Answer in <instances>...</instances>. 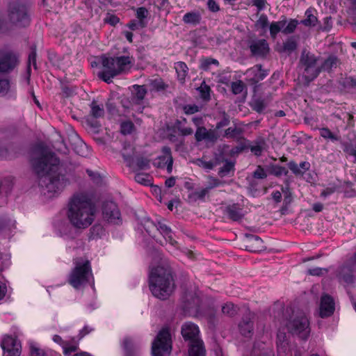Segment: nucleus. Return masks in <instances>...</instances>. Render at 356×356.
Returning <instances> with one entry per match:
<instances>
[{"label":"nucleus","mask_w":356,"mask_h":356,"mask_svg":"<svg viewBox=\"0 0 356 356\" xmlns=\"http://www.w3.org/2000/svg\"><path fill=\"white\" fill-rule=\"evenodd\" d=\"M31 164L40 177L39 185L44 195L51 198L59 195L66 186V180L58 172V159L47 149L37 148L32 153Z\"/></svg>","instance_id":"obj_1"},{"label":"nucleus","mask_w":356,"mask_h":356,"mask_svg":"<svg viewBox=\"0 0 356 356\" xmlns=\"http://www.w3.org/2000/svg\"><path fill=\"white\" fill-rule=\"evenodd\" d=\"M95 213V206L85 194L74 195L69 202L67 217L76 228L88 227L93 222Z\"/></svg>","instance_id":"obj_2"},{"label":"nucleus","mask_w":356,"mask_h":356,"mask_svg":"<svg viewBox=\"0 0 356 356\" xmlns=\"http://www.w3.org/2000/svg\"><path fill=\"white\" fill-rule=\"evenodd\" d=\"M152 294L162 300L167 299L174 290V282L169 268L159 266L151 270L149 277Z\"/></svg>","instance_id":"obj_3"},{"label":"nucleus","mask_w":356,"mask_h":356,"mask_svg":"<svg viewBox=\"0 0 356 356\" xmlns=\"http://www.w3.org/2000/svg\"><path fill=\"white\" fill-rule=\"evenodd\" d=\"M30 22L27 8L18 0L9 1L6 15H0V32L5 33L14 27L26 26Z\"/></svg>","instance_id":"obj_4"},{"label":"nucleus","mask_w":356,"mask_h":356,"mask_svg":"<svg viewBox=\"0 0 356 356\" xmlns=\"http://www.w3.org/2000/svg\"><path fill=\"white\" fill-rule=\"evenodd\" d=\"M134 62V58L129 56H104L102 58L103 70L99 73V76L105 82L111 83L115 76L128 72Z\"/></svg>","instance_id":"obj_5"},{"label":"nucleus","mask_w":356,"mask_h":356,"mask_svg":"<svg viewBox=\"0 0 356 356\" xmlns=\"http://www.w3.org/2000/svg\"><path fill=\"white\" fill-rule=\"evenodd\" d=\"M74 268L72 270L68 282L75 289L86 284L92 277V270L88 260L84 258H78L74 261Z\"/></svg>","instance_id":"obj_6"},{"label":"nucleus","mask_w":356,"mask_h":356,"mask_svg":"<svg viewBox=\"0 0 356 356\" xmlns=\"http://www.w3.org/2000/svg\"><path fill=\"white\" fill-rule=\"evenodd\" d=\"M318 58L314 54L303 50L300 56L299 68L305 81L309 83L316 79L321 71Z\"/></svg>","instance_id":"obj_7"},{"label":"nucleus","mask_w":356,"mask_h":356,"mask_svg":"<svg viewBox=\"0 0 356 356\" xmlns=\"http://www.w3.org/2000/svg\"><path fill=\"white\" fill-rule=\"evenodd\" d=\"M200 330L198 327L191 323H185L181 327V334L185 340L191 341L188 350L189 356H204L202 341L199 339Z\"/></svg>","instance_id":"obj_8"},{"label":"nucleus","mask_w":356,"mask_h":356,"mask_svg":"<svg viewBox=\"0 0 356 356\" xmlns=\"http://www.w3.org/2000/svg\"><path fill=\"white\" fill-rule=\"evenodd\" d=\"M286 327L290 332L302 339H307L310 332L309 321L302 313L293 314L289 320Z\"/></svg>","instance_id":"obj_9"},{"label":"nucleus","mask_w":356,"mask_h":356,"mask_svg":"<svg viewBox=\"0 0 356 356\" xmlns=\"http://www.w3.org/2000/svg\"><path fill=\"white\" fill-rule=\"evenodd\" d=\"M171 337L168 329L163 328L152 343V356H168L171 353Z\"/></svg>","instance_id":"obj_10"},{"label":"nucleus","mask_w":356,"mask_h":356,"mask_svg":"<svg viewBox=\"0 0 356 356\" xmlns=\"http://www.w3.org/2000/svg\"><path fill=\"white\" fill-rule=\"evenodd\" d=\"M3 356H19L21 354L20 342L14 337L6 335L1 343Z\"/></svg>","instance_id":"obj_11"},{"label":"nucleus","mask_w":356,"mask_h":356,"mask_svg":"<svg viewBox=\"0 0 356 356\" xmlns=\"http://www.w3.org/2000/svg\"><path fill=\"white\" fill-rule=\"evenodd\" d=\"M103 218L112 224L121 222V214L116 204L112 201L106 202L102 207Z\"/></svg>","instance_id":"obj_12"},{"label":"nucleus","mask_w":356,"mask_h":356,"mask_svg":"<svg viewBox=\"0 0 356 356\" xmlns=\"http://www.w3.org/2000/svg\"><path fill=\"white\" fill-rule=\"evenodd\" d=\"M17 65V58L14 54L0 50V72L12 71Z\"/></svg>","instance_id":"obj_13"},{"label":"nucleus","mask_w":356,"mask_h":356,"mask_svg":"<svg viewBox=\"0 0 356 356\" xmlns=\"http://www.w3.org/2000/svg\"><path fill=\"white\" fill-rule=\"evenodd\" d=\"M126 356H140L141 346L138 340L127 337L123 341Z\"/></svg>","instance_id":"obj_14"},{"label":"nucleus","mask_w":356,"mask_h":356,"mask_svg":"<svg viewBox=\"0 0 356 356\" xmlns=\"http://www.w3.org/2000/svg\"><path fill=\"white\" fill-rule=\"evenodd\" d=\"M124 161L127 162V165L134 172L140 170L147 169L149 167V161L148 159L143 157L131 158L123 155Z\"/></svg>","instance_id":"obj_15"},{"label":"nucleus","mask_w":356,"mask_h":356,"mask_svg":"<svg viewBox=\"0 0 356 356\" xmlns=\"http://www.w3.org/2000/svg\"><path fill=\"white\" fill-rule=\"evenodd\" d=\"M334 311V302L332 297L324 295L321 297L320 304V316L322 318L331 316Z\"/></svg>","instance_id":"obj_16"},{"label":"nucleus","mask_w":356,"mask_h":356,"mask_svg":"<svg viewBox=\"0 0 356 356\" xmlns=\"http://www.w3.org/2000/svg\"><path fill=\"white\" fill-rule=\"evenodd\" d=\"M349 266H343L339 271V277L346 283L352 284L354 282V276L352 275L353 269L351 267H354L356 264V253L354 254L353 258L348 261Z\"/></svg>","instance_id":"obj_17"},{"label":"nucleus","mask_w":356,"mask_h":356,"mask_svg":"<svg viewBox=\"0 0 356 356\" xmlns=\"http://www.w3.org/2000/svg\"><path fill=\"white\" fill-rule=\"evenodd\" d=\"M250 51L254 56H264L269 51L268 44L265 40L253 41L250 45Z\"/></svg>","instance_id":"obj_18"},{"label":"nucleus","mask_w":356,"mask_h":356,"mask_svg":"<svg viewBox=\"0 0 356 356\" xmlns=\"http://www.w3.org/2000/svg\"><path fill=\"white\" fill-rule=\"evenodd\" d=\"M246 249L252 252H259L265 250L264 241L257 236L252 235L248 238Z\"/></svg>","instance_id":"obj_19"},{"label":"nucleus","mask_w":356,"mask_h":356,"mask_svg":"<svg viewBox=\"0 0 356 356\" xmlns=\"http://www.w3.org/2000/svg\"><path fill=\"white\" fill-rule=\"evenodd\" d=\"M246 74L248 76H251V80L252 82L257 83L259 81L264 79L267 76L268 73L261 69V65H257L253 67L248 70Z\"/></svg>","instance_id":"obj_20"},{"label":"nucleus","mask_w":356,"mask_h":356,"mask_svg":"<svg viewBox=\"0 0 356 356\" xmlns=\"http://www.w3.org/2000/svg\"><path fill=\"white\" fill-rule=\"evenodd\" d=\"M288 166L291 171L298 176L302 175L306 171H307L310 168V164L309 162L302 161L300 165H298L294 161H290L288 163Z\"/></svg>","instance_id":"obj_21"},{"label":"nucleus","mask_w":356,"mask_h":356,"mask_svg":"<svg viewBox=\"0 0 356 356\" xmlns=\"http://www.w3.org/2000/svg\"><path fill=\"white\" fill-rule=\"evenodd\" d=\"M175 69L176 70L179 81L181 83H184L188 75V68L186 64L181 61L177 62L175 63Z\"/></svg>","instance_id":"obj_22"},{"label":"nucleus","mask_w":356,"mask_h":356,"mask_svg":"<svg viewBox=\"0 0 356 356\" xmlns=\"http://www.w3.org/2000/svg\"><path fill=\"white\" fill-rule=\"evenodd\" d=\"M157 229L171 245H174L176 243V241L172 237V230L168 226L162 222H159Z\"/></svg>","instance_id":"obj_23"},{"label":"nucleus","mask_w":356,"mask_h":356,"mask_svg":"<svg viewBox=\"0 0 356 356\" xmlns=\"http://www.w3.org/2000/svg\"><path fill=\"white\" fill-rule=\"evenodd\" d=\"M226 212L228 217L234 221L241 220L243 216V214L242 213V209L236 204L227 207L226 209Z\"/></svg>","instance_id":"obj_24"},{"label":"nucleus","mask_w":356,"mask_h":356,"mask_svg":"<svg viewBox=\"0 0 356 356\" xmlns=\"http://www.w3.org/2000/svg\"><path fill=\"white\" fill-rule=\"evenodd\" d=\"M201 15L197 12H190L186 13L183 17V22L185 24L196 26L200 23Z\"/></svg>","instance_id":"obj_25"},{"label":"nucleus","mask_w":356,"mask_h":356,"mask_svg":"<svg viewBox=\"0 0 356 356\" xmlns=\"http://www.w3.org/2000/svg\"><path fill=\"white\" fill-rule=\"evenodd\" d=\"M252 327V322L250 317L243 319L241 323L239 324L240 332L245 337H248L251 334Z\"/></svg>","instance_id":"obj_26"},{"label":"nucleus","mask_w":356,"mask_h":356,"mask_svg":"<svg viewBox=\"0 0 356 356\" xmlns=\"http://www.w3.org/2000/svg\"><path fill=\"white\" fill-rule=\"evenodd\" d=\"M90 115L95 118H102L104 115L103 104H98L95 101L92 102L90 104Z\"/></svg>","instance_id":"obj_27"},{"label":"nucleus","mask_w":356,"mask_h":356,"mask_svg":"<svg viewBox=\"0 0 356 356\" xmlns=\"http://www.w3.org/2000/svg\"><path fill=\"white\" fill-rule=\"evenodd\" d=\"M163 156L160 157V159L165 162L167 165V170L168 172H171L172 168L173 160L171 155L170 149L168 147H164L163 148Z\"/></svg>","instance_id":"obj_28"},{"label":"nucleus","mask_w":356,"mask_h":356,"mask_svg":"<svg viewBox=\"0 0 356 356\" xmlns=\"http://www.w3.org/2000/svg\"><path fill=\"white\" fill-rule=\"evenodd\" d=\"M78 348V342L74 339L63 342V354L65 355H70L72 353L76 352Z\"/></svg>","instance_id":"obj_29"},{"label":"nucleus","mask_w":356,"mask_h":356,"mask_svg":"<svg viewBox=\"0 0 356 356\" xmlns=\"http://www.w3.org/2000/svg\"><path fill=\"white\" fill-rule=\"evenodd\" d=\"M339 65V60L336 56H329L323 63L321 64V70L330 71L333 68H336Z\"/></svg>","instance_id":"obj_30"},{"label":"nucleus","mask_w":356,"mask_h":356,"mask_svg":"<svg viewBox=\"0 0 356 356\" xmlns=\"http://www.w3.org/2000/svg\"><path fill=\"white\" fill-rule=\"evenodd\" d=\"M286 24V22L284 20L273 22L270 25V33L272 38H275L277 34L282 30L284 26Z\"/></svg>","instance_id":"obj_31"},{"label":"nucleus","mask_w":356,"mask_h":356,"mask_svg":"<svg viewBox=\"0 0 356 356\" xmlns=\"http://www.w3.org/2000/svg\"><path fill=\"white\" fill-rule=\"evenodd\" d=\"M268 104L264 99H254L251 102V107L257 113H262L267 107Z\"/></svg>","instance_id":"obj_32"},{"label":"nucleus","mask_w":356,"mask_h":356,"mask_svg":"<svg viewBox=\"0 0 356 356\" xmlns=\"http://www.w3.org/2000/svg\"><path fill=\"white\" fill-rule=\"evenodd\" d=\"M134 179L136 182L148 186L152 184V179L149 175L146 173H136Z\"/></svg>","instance_id":"obj_33"},{"label":"nucleus","mask_w":356,"mask_h":356,"mask_svg":"<svg viewBox=\"0 0 356 356\" xmlns=\"http://www.w3.org/2000/svg\"><path fill=\"white\" fill-rule=\"evenodd\" d=\"M186 122V119H183L182 121L179 120L177 122V128L179 133L182 136L191 135L193 132V129L190 127H185L184 124Z\"/></svg>","instance_id":"obj_34"},{"label":"nucleus","mask_w":356,"mask_h":356,"mask_svg":"<svg viewBox=\"0 0 356 356\" xmlns=\"http://www.w3.org/2000/svg\"><path fill=\"white\" fill-rule=\"evenodd\" d=\"M265 142L264 140H259L256 141L253 145L250 146V149L252 153L257 156L261 155L262 151L264 149Z\"/></svg>","instance_id":"obj_35"},{"label":"nucleus","mask_w":356,"mask_h":356,"mask_svg":"<svg viewBox=\"0 0 356 356\" xmlns=\"http://www.w3.org/2000/svg\"><path fill=\"white\" fill-rule=\"evenodd\" d=\"M297 47L296 41L293 39H289L283 44L282 49L280 50L281 52H287L291 54Z\"/></svg>","instance_id":"obj_36"},{"label":"nucleus","mask_w":356,"mask_h":356,"mask_svg":"<svg viewBox=\"0 0 356 356\" xmlns=\"http://www.w3.org/2000/svg\"><path fill=\"white\" fill-rule=\"evenodd\" d=\"M321 136L325 139H330L332 141H337L339 140V137L334 134L329 129L322 128L320 129Z\"/></svg>","instance_id":"obj_37"},{"label":"nucleus","mask_w":356,"mask_h":356,"mask_svg":"<svg viewBox=\"0 0 356 356\" xmlns=\"http://www.w3.org/2000/svg\"><path fill=\"white\" fill-rule=\"evenodd\" d=\"M147 14V10L143 7L139 8L136 11L137 18L139 19V24L141 28L146 26L144 19L146 18Z\"/></svg>","instance_id":"obj_38"},{"label":"nucleus","mask_w":356,"mask_h":356,"mask_svg":"<svg viewBox=\"0 0 356 356\" xmlns=\"http://www.w3.org/2000/svg\"><path fill=\"white\" fill-rule=\"evenodd\" d=\"M150 87L152 90L161 91L165 90L167 86L161 79H155L150 81Z\"/></svg>","instance_id":"obj_39"},{"label":"nucleus","mask_w":356,"mask_h":356,"mask_svg":"<svg viewBox=\"0 0 356 356\" xmlns=\"http://www.w3.org/2000/svg\"><path fill=\"white\" fill-rule=\"evenodd\" d=\"M223 314L228 316H233L237 312V307L231 302H227L222 307Z\"/></svg>","instance_id":"obj_40"},{"label":"nucleus","mask_w":356,"mask_h":356,"mask_svg":"<svg viewBox=\"0 0 356 356\" xmlns=\"http://www.w3.org/2000/svg\"><path fill=\"white\" fill-rule=\"evenodd\" d=\"M305 15L307 17L302 21V24L308 26H314L317 22V18L309 10L306 11Z\"/></svg>","instance_id":"obj_41"},{"label":"nucleus","mask_w":356,"mask_h":356,"mask_svg":"<svg viewBox=\"0 0 356 356\" xmlns=\"http://www.w3.org/2000/svg\"><path fill=\"white\" fill-rule=\"evenodd\" d=\"M234 163L231 161H226L223 166L219 170V175L221 177H225L227 175L230 171L234 169Z\"/></svg>","instance_id":"obj_42"},{"label":"nucleus","mask_w":356,"mask_h":356,"mask_svg":"<svg viewBox=\"0 0 356 356\" xmlns=\"http://www.w3.org/2000/svg\"><path fill=\"white\" fill-rule=\"evenodd\" d=\"M342 147L343 152L348 155L354 156L356 161V147L352 143H342Z\"/></svg>","instance_id":"obj_43"},{"label":"nucleus","mask_w":356,"mask_h":356,"mask_svg":"<svg viewBox=\"0 0 356 356\" xmlns=\"http://www.w3.org/2000/svg\"><path fill=\"white\" fill-rule=\"evenodd\" d=\"M232 91L234 95L240 94L243 92L245 85L241 81H237L232 83Z\"/></svg>","instance_id":"obj_44"},{"label":"nucleus","mask_w":356,"mask_h":356,"mask_svg":"<svg viewBox=\"0 0 356 356\" xmlns=\"http://www.w3.org/2000/svg\"><path fill=\"white\" fill-rule=\"evenodd\" d=\"M223 184L224 181H222L216 178L209 177L208 178L207 185L206 187H207V188L211 191L214 188L222 186Z\"/></svg>","instance_id":"obj_45"},{"label":"nucleus","mask_w":356,"mask_h":356,"mask_svg":"<svg viewBox=\"0 0 356 356\" xmlns=\"http://www.w3.org/2000/svg\"><path fill=\"white\" fill-rule=\"evenodd\" d=\"M218 65V61L213 58H204L201 60L200 68L207 71L209 70L211 65Z\"/></svg>","instance_id":"obj_46"},{"label":"nucleus","mask_w":356,"mask_h":356,"mask_svg":"<svg viewBox=\"0 0 356 356\" xmlns=\"http://www.w3.org/2000/svg\"><path fill=\"white\" fill-rule=\"evenodd\" d=\"M268 25V17L264 14H262L259 16L258 20L256 22V24H255V26L257 28H259L261 29H264L267 28Z\"/></svg>","instance_id":"obj_47"},{"label":"nucleus","mask_w":356,"mask_h":356,"mask_svg":"<svg viewBox=\"0 0 356 356\" xmlns=\"http://www.w3.org/2000/svg\"><path fill=\"white\" fill-rule=\"evenodd\" d=\"M120 127L123 134H129L132 132L134 126L131 121H125L121 123Z\"/></svg>","instance_id":"obj_48"},{"label":"nucleus","mask_w":356,"mask_h":356,"mask_svg":"<svg viewBox=\"0 0 356 356\" xmlns=\"http://www.w3.org/2000/svg\"><path fill=\"white\" fill-rule=\"evenodd\" d=\"M298 25V22L296 20H291L287 25H285L283 28L282 32L285 34H289L293 33L296 26Z\"/></svg>","instance_id":"obj_49"},{"label":"nucleus","mask_w":356,"mask_h":356,"mask_svg":"<svg viewBox=\"0 0 356 356\" xmlns=\"http://www.w3.org/2000/svg\"><path fill=\"white\" fill-rule=\"evenodd\" d=\"M134 89L136 97L138 100L143 99L147 92L145 87L143 86H135Z\"/></svg>","instance_id":"obj_50"},{"label":"nucleus","mask_w":356,"mask_h":356,"mask_svg":"<svg viewBox=\"0 0 356 356\" xmlns=\"http://www.w3.org/2000/svg\"><path fill=\"white\" fill-rule=\"evenodd\" d=\"M10 82L7 79H0V95H6L10 89Z\"/></svg>","instance_id":"obj_51"},{"label":"nucleus","mask_w":356,"mask_h":356,"mask_svg":"<svg viewBox=\"0 0 356 356\" xmlns=\"http://www.w3.org/2000/svg\"><path fill=\"white\" fill-rule=\"evenodd\" d=\"M282 192L284 194V201L286 204H289L292 201L291 192L288 186L282 188Z\"/></svg>","instance_id":"obj_52"},{"label":"nucleus","mask_w":356,"mask_h":356,"mask_svg":"<svg viewBox=\"0 0 356 356\" xmlns=\"http://www.w3.org/2000/svg\"><path fill=\"white\" fill-rule=\"evenodd\" d=\"M195 136L197 141L205 139L207 136V129L204 127H198Z\"/></svg>","instance_id":"obj_53"},{"label":"nucleus","mask_w":356,"mask_h":356,"mask_svg":"<svg viewBox=\"0 0 356 356\" xmlns=\"http://www.w3.org/2000/svg\"><path fill=\"white\" fill-rule=\"evenodd\" d=\"M200 96L204 99H209L210 88L207 85H202L199 88Z\"/></svg>","instance_id":"obj_54"},{"label":"nucleus","mask_w":356,"mask_h":356,"mask_svg":"<svg viewBox=\"0 0 356 356\" xmlns=\"http://www.w3.org/2000/svg\"><path fill=\"white\" fill-rule=\"evenodd\" d=\"M277 346L278 348H284L286 344V336L285 333L279 332L277 334Z\"/></svg>","instance_id":"obj_55"},{"label":"nucleus","mask_w":356,"mask_h":356,"mask_svg":"<svg viewBox=\"0 0 356 356\" xmlns=\"http://www.w3.org/2000/svg\"><path fill=\"white\" fill-rule=\"evenodd\" d=\"M186 114L191 115L199 111V107L196 105H186L184 107Z\"/></svg>","instance_id":"obj_56"},{"label":"nucleus","mask_w":356,"mask_h":356,"mask_svg":"<svg viewBox=\"0 0 356 356\" xmlns=\"http://www.w3.org/2000/svg\"><path fill=\"white\" fill-rule=\"evenodd\" d=\"M267 176L265 170L261 166H258L254 172V177L257 179H264Z\"/></svg>","instance_id":"obj_57"},{"label":"nucleus","mask_w":356,"mask_h":356,"mask_svg":"<svg viewBox=\"0 0 356 356\" xmlns=\"http://www.w3.org/2000/svg\"><path fill=\"white\" fill-rule=\"evenodd\" d=\"M31 356H45L44 351L35 345L31 346Z\"/></svg>","instance_id":"obj_58"},{"label":"nucleus","mask_w":356,"mask_h":356,"mask_svg":"<svg viewBox=\"0 0 356 356\" xmlns=\"http://www.w3.org/2000/svg\"><path fill=\"white\" fill-rule=\"evenodd\" d=\"M210 190L207 188V187H205L204 188H202L195 193V195L198 199H203L209 193Z\"/></svg>","instance_id":"obj_59"},{"label":"nucleus","mask_w":356,"mask_h":356,"mask_svg":"<svg viewBox=\"0 0 356 356\" xmlns=\"http://www.w3.org/2000/svg\"><path fill=\"white\" fill-rule=\"evenodd\" d=\"M238 134V131L235 128L229 127L225 130V136L227 138L235 137Z\"/></svg>","instance_id":"obj_60"},{"label":"nucleus","mask_w":356,"mask_h":356,"mask_svg":"<svg viewBox=\"0 0 356 356\" xmlns=\"http://www.w3.org/2000/svg\"><path fill=\"white\" fill-rule=\"evenodd\" d=\"M104 21L108 24L114 26L119 22V18L115 15H109L104 19Z\"/></svg>","instance_id":"obj_61"},{"label":"nucleus","mask_w":356,"mask_h":356,"mask_svg":"<svg viewBox=\"0 0 356 356\" xmlns=\"http://www.w3.org/2000/svg\"><path fill=\"white\" fill-rule=\"evenodd\" d=\"M198 165L205 169L211 170L213 168V163L211 161H198Z\"/></svg>","instance_id":"obj_62"},{"label":"nucleus","mask_w":356,"mask_h":356,"mask_svg":"<svg viewBox=\"0 0 356 356\" xmlns=\"http://www.w3.org/2000/svg\"><path fill=\"white\" fill-rule=\"evenodd\" d=\"M209 9L212 12H217L219 10V6L213 0H209L207 2Z\"/></svg>","instance_id":"obj_63"},{"label":"nucleus","mask_w":356,"mask_h":356,"mask_svg":"<svg viewBox=\"0 0 356 356\" xmlns=\"http://www.w3.org/2000/svg\"><path fill=\"white\" fill-rule=\"evenodd\" d=\"M36 53L35 51H33L29 56V67H30L32 64L35 68H36Z\"/></svg>","instance_id":"obj_64"}]
</instances>
